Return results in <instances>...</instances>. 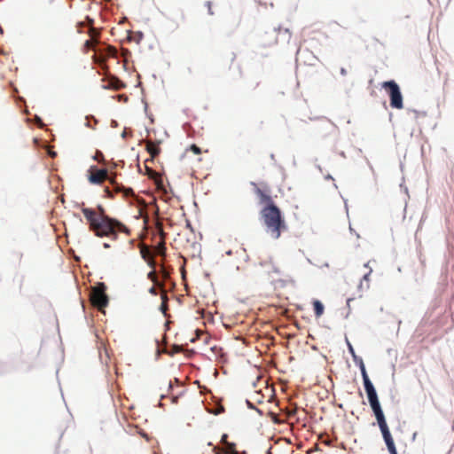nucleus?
<instances>
[{
  "label": "nucleus",
  "mask_w": 454,
  "mask_h": 454,
  "mask_svg": "<svg viewBox=\"0 0 454 454\" xmlns=\"http://www.w3.org/2000/svg\"><path fill=\"white\" fill-rule=\"evenodd\" d=\"M109 182L112 185V188L106 187L104 189L105 196L109 199H114L115 194L121 193L123 198H129L134 196V192L131 188H126L121 184H119L115 176H111L109 178Z\"/></svg>",
  "instance_id": "6"
},
{
  "label": "nucleus",
  "mask_w": 454,
  "mask_h": 454,
  "mask_svg": "<svg viewBox=\"0 0 454 454\" xmlns=\"http://www.w3.org/2000/svg\"><path fill=\"white\" fill-rule=\"evenodd\" d=\"M104 247H109V245L107 243H105Z\"/></svg>",
  "instance_id": "30"
},
{
  "label": "nucleus",
  "mask_w": 454,
  "mask_h": 454,
  "mask_svg": "<svg viewBox=\"0 0 454 454\" xmlns=\"http://www.w3.org/2000/svg\"><path fill=\"white\" fill-rule=\"evenodd\" d=\"M254 186V192L260 199V203L264 204L260 211L261 220L265 227L266 232L274 239L280 238L281 233L286 230V223L281 213V210L272 200L270 189L267 184H261L260 186L251 184Z\"/></svg>",
  "instance_id": "1"
},
{
  "label": "nucleus",
  "mask_w": 454,
  "mask_h": 454,
  "mask_svg": "<svg viewBox=\"0 0 454 454\" xmlns=\"http://www.w3.org/2000/svg\"><path fill=\"white\" fill-rule=\"evenodd\" d=\"M360 369H361V373H362V376H363L364 385V388H365V391H366V394H367V396H368L369 403H371L378 402L379 398H378L376 390H375L372 381L370 380V379L368 377L365 366H364L363 362H361Z\"/></svg>",
  "instance_id": "7"
},
{
  "label": "nucleus",
  "mask_w": 454,
  "mask_h": 454,
  "mask_svg": "<svg viewBox=\"0 0 454 454\" xmlns=\"http://www.w3.org/2000/svg\"><path fill=\"white\" fill-rule=\"evenodd\" d=\"M188 150H190L191 152H192L195 154L201 153V149L199 146H197L196 145H192Z\"/></svg>",
  "instance_id": "15"
},
{
  "label": "nucleus",
  "mask_w": 454,
  "mask_h": 454,
  "mask_svg": "<svg viewBox=\"0 0 454 454\" xmlns=\"http://www.w3.org/2000/svg\"><path fill=\"white\" fill-rule=\"evenodd\" d=\"M370 405H371L372 410L374 414H377V413H380V412L383 411L382 409H381L380 401L374 402V403H371Z\"/></svg>",
  "instance_id": "12"
},
{
  "label": "nucleus",
  "mask_w": 454,
  "mask_h": 454,
  "mask_svg": "<svg viewBox=\"0 0 454 454\" xmlns=\"http://www.w3.org/2000/svg\"><path fill=\"white\" fill-rule=\"evenodd\" d=\"M374 415L389 453L397 454V450L383 411Z\"/></svg>",
  "instance_id": "5"
},
{
  "label": "nucleus",
  "mask_w": 454,
  "mask_h": 454,
  "mask_svg": "<svg viewBox=\"0 0 454 454\" xmlns=\"http://www.w3.org/2000/svg\"><path fill=\"white\" fill-rule=\"evenodd\" d=\"M149 293L153 295H156L157 294V289H156V286H153L150 289H149Z\"/></svg>",
  "instance_id": "19"
},
{
  "label": "nucleus",
  "mask_w": 454,
  "mask_h": 454,
  "mask_svg": "<svg viewBox=\"0 0 454 454\" xmlns=\"http://www.w3.org/2000/svg\"><path fill=\"white\" fill-rule=\"evenodd\" d=\"M227 438H228V435H227L226 434H223L222 439H221V442H222L224 445H226V442H227Z\"/></svg>",
  "instance_id": "21"
},
{
  "label": "nucleus",
  "mask_w": 454,
  "mask_h": 454,
  "mask_svg": "<svg viewBox=\"0 0 454 454\" xmlns=\"http://www.w3.org/2000/svg\"><path fill=\"white\" fill-rule=\"evenodd\" d=\"M160 311L164 314L165 317H167V311L168 309V303H162L160 304Z\"/></svg>",
  "instance_id": "17"
},
{
  "label": "nucleus",
  "mask_w": 454,
  "mask_h": 454,
  "mask_svg": "<svg viewBox=\"0 0 454 454\" xmlns=\"http://www.w3.org/2000/svg\"><path fill=\"white\" fill-rule=\"evenodd\" d=\"M109 178L106 169H98L96 168L90 169L89 181L91 184H99L106 180H109Z\"/></svg>",
  "instance_id": "8"
},
{
  "label": "nucleus",
  "mask_w": 454,
  "mask_h": 454,
  "mask_svg": "<svg viewBox=\"0 0 454 454\" xmlns=\"http://www.w3.org/2000/svg\"><path fill=\"white\" fill-rule=\"evenodd\" d=\"M349 350H350V352H351L352 354H354V348H353V347H352L350 344H349Z\"/></svg>",
  "instance_id": "25"
},
{
  "label": "nucleus",
  "mask_w": 454,
  "mask_h": 454,
  "mask_svg": "<svg viewBox=\"0 0 454 454\" xmlns=\"http://www.w3.org/2000/svg\"><path fill=\"white\" fill-rule=\"evenodd\" d=\"M126 136H127V131H126V130H124V131L121 133V137H126Z\"/></svg>",
  "instance_id": "24"
},
{
  "label": "nucleus",
  "mask_w": 454,
  "mask_h": 454,
  "mask_svg": "<svg viewBox=\"0 0 454 454\" xmlns=\"http://www.w3.org/2000/svg\"><path fill=\"white\" fill-rule=\"evenodd\" d=\"M225 448H226V453L239 454L238 451L235 450V444L234 443L226 442Z\"/></svg>",
  "instance_id": "13"
},
{
  "label": "nucleus",
  "mask_w": 454,
  "mask_h": 454,
  "mask_svg": "<svg viewBox=\"0 0 454 454\" xmlns=\"http://www.w3.org/2000/svg\"><path fill=\"white\" fill-rule=\"evenodd\" d=\"M160 289H161V294H160L161 302L168 303V298L167 293L164 290V287L160 288Z\"/></svg>",
  "instance_id": "16"
},
{
  "label": "nucleus",
  "mask_w": 454,
  "mask_h": 454,
  "mask_svg": "<svg viewBox=\"0 0 454 454\" xmlns=\"http://www.w3.org/2000/svg\"><path fill=\"white\" fill-rule=\"evenodd\" d=\"M381 87L386 90L390 98V106L395 109H403V95L398 84L395 81L383 82Z\"/></svg>",
  "instance_id": "3"
},
{
  "label": "nucleus",
  "mask_w": 454,
  "mask_h": 454,
  "mask_svg": "<svg viewBox=\"0 0 454 454\" xmlns=\"http://www.w3.org/2000/svg\"><path fill=\"white\" fill-rule=\"evenodd\" d=\"M142 257L145 260L152 259L151 251L147 247H143L141 249Z\"/></svg>",
  "instance_id": "14"
},
{
  "label": "nucleus",
  "mask_w": 454,
  "mask_h": 454,
  "mask_svg": "<svg viewBox=\"0 0 454 454\" xmlns=\"http://www.w3.org/2000/svg\"><path fill=\"white\" fill-rule=\"evenodd\" d=\"M206 6H207V8L208 13H209L210 15H213V14H214V12H213V11H212V3H211L210 1H207V2L206 3Z\"/></svg>",
  "instance_id": "18"
},
{
  "label": "nucleus",
  "mask_w": 454,
  "mask_h": 454,
  "mask_svg": "<svg viewBox=\"0 0 454 454\" xmlns=\"http://www.w3.org/2000/svg\"><path fill=\"white\" fill-rule=\"evenodd\" d=\"M85 44H86V46H90V41H86Z\"/></svg>",
  "instance_id": "26"
},
{
  "label": "nucleus",
  "mask_w": 454,
  "mask_h": 454,
  "mask_svg": "<svg viewBox=\"0 0 454 454\" xmlns=\"http://www.w3.org/2000/svg\"><path fill=\"white\" fill-rule=\"evenodd\" d=\"M146 151L152 157V160L157 157L160 153V141L153 142L150 139L145 140Z\"/></svg>",
  "instance_id": "9"
},
{
  "label": "nucleus",
  "mask_w": 454,
  "mask_h": 454,
  "mask_svg": "<svg viewBox=\"0 0 454 454\" xmlns=\"http://www.w3.org/2000/svg\"><path fill=\"white\" fill-rule=\"evenodd\" d=\"M146 171H147L149 176H153L156 175V172L153 171L152 168H149L148 167H146Z\"/></svg>",
  "instance_id": "20"
},
{
  "label": "nucleus",
  "mask_w": 454,
  "mask_h": 454,
  "mask_svg": "<svg viewBox=\"0 0 454 454\" xmlns=\"http://www.w3.org/2000/svg\"><path fill=\"white\" fill-rule=\"evenodd\" d=\"M100 156H102V153H99V155H98V157H96V160H98V158H100Z\"/></svg>",
  "instance_id": "29"
},
{
  "label": "nucleus",
  "mask_w": 454,
  "mask_h": 454,
  "mask_svg": "<svg viewBox=\"0 0 454 454\" xmlns=\"http://www.w3.org/2000/svg\"><path fill=\"white\" fill-rule=\"evenodd\" d=\"M372 269H370L369 272H368V273H366V274H364V280H365V281H369V276H370V274L372 273Z\"/></svg>",
  "instance_id": "22"
},
{
  "label": "nucleus",
  "mask_w": 454,
  "mask_h": 454,
  "mask_svg": "<svg viewBox=\"0 0 454 454\" xmlns=\"http://www.w3.org/2000/svg\"><path fill=\"white\" fill-rule=\"evenodd\" d=\"M100 156H102V153H99V155H98V157H96V160H98V158H100Z\"/></svg>",
  "instance_id": "28"
},
{
  "label": "nucleus",
  "mask_w": 454,
  "mask_h": 454,
  "mask_svg": "<svg viewBox=\"0 0 454 454\" xmlns=\"http://www.w3.org/2000/svg\"><path fill=\"white\" fill-rule=\"evenodd\" d=\"M86 20L90 26H92L94 20L93 19L90 18L89 16L86 17Z\"/></svg>",
  "instance_id": "23"
},
{
  "label": "nucleus",
  "mask_w": 454,
  "mask_h": 454,
  "mask_svg": "<svg viewBox=\"0 0 454 454\" xmlns=\"http://www.w3.org/2000/svg\"><path fill=\"white\" fill-rule=\"evenodd\" d=\"M106 290V285L104 283H98L96 286L92 287L90 294V301L91 304L99 310L106 308L109 302Z\"/></svg>",
  "instance_id": "4"
},
{
  "label": "nucleus",
  "mask_w": 454,
  "mask_h": 454,
  "mask_svg": "<svg viewBox=\"0 0 454 454\" xmlns=\"http://www.w3.org/2000/svg\"><path fill=\"white\" fill-rule=\"evenodd\" d=\"M100 156H102V153H99V155H98V157H96V160H98V158H100Z\"/></svg>",
  "instance_id": "27"
},
{
  "label": "nucleus",
  "mask_w": 454,
  "mask_h": 454,
  "mask_svg": "<svg viewBox=\"0 0 454 454\" xmlns=\"http://www.w3.org/2000/svg\"><path fill=\"white\" fill-rule=\"evenodd\" d=\"M147 277L154 283L155 286H159L160 288H163V285L159 283L156 272L154 270L150 271Z\"/></svg>",
  "instance_id": "11"
},
{
  "label": "nucleus",
  "mask_w": 454,
  "mask_h": 454,
  "mask_svg": "<svg viewBox=\"0 0 454 454\" xmlns=\"http://www.w3.org/2000/svg\"><path fill=\"white\" fill-rule=\"evenodd\" d=\"M82 212L89 223L90 230L98 237H110L116 239L118 232L126 231V227L122 223L105 214L102 206L98 207V211L82 207Z\"/></svg>",
  "instance_id": "2"
},
{
  "label": "nucleus",
  "mask_w": 454,
  "mask_h": 454,
  "mask_svg": "<svg viewBox=\"0 0 454 454\" xmlns=\"http://www.w3.org/2000/svg\"><path fill=\"white\" fill-rule=\"evenodd\" d=\"M313 307L315 311V316L317 317H320L324 314L325 307L322 302L318 300H315L313 301Z\"/></svg>",
  "instance_id": "10"
}]
</instances>
